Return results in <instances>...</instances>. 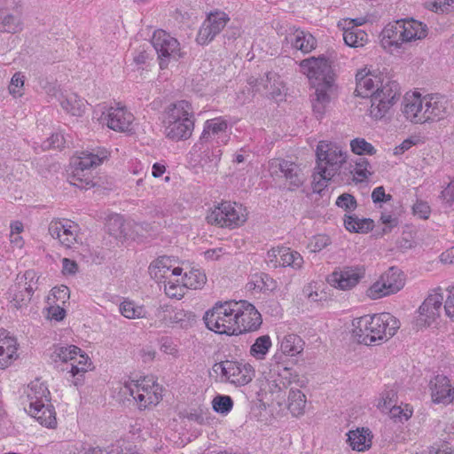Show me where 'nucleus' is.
Returning a JSON list of instances; mask_svg holds the SVG:
<instances>
[{
  "label": "nucleus",
  "mask_w": 454,
  "mask_h": 454,
  "mask_svg": "<svg viewBox=\"0 0 454 454\" xmlns=\"http://www.w3.org/2000/svg\"><path fill=\"white\" fill-rule=\"evenodd\" d=\"M301 71L306 74L315 92L310 96L312 110L317 119H321L332 100L336 90L334 73L325 57H311L300 63Z\"/></svg>",
  "instance_id": "1"
},
{
  "label": "nucleus",
  "mask_w": 454,
  "mask_h": 454,
  "mask_svg": "<svg viewBox=\"0 0 454 454\" xmlns=\"http://www.w3.org/2000/svg\"><path fill=\"white\" fill-rule=\"evenodd\" d=\"M402 112L405 118L415 124L432 123L445 119L450 113V102L442 94L419 92L406 94Z\"/></svg>",
  "instance_id": "2"
},
{
  "label": "nucleus",
  "mask_w": 454,
  "mask_h": 454,
  "mask_svg": "<svg viewBox=\"0 0 454 454\" xmlns=\"http://www.w3.org/2000/svg\"><path fill=\"white\" fill-rule=\"evenodd\" d=\"M353 335L359 343L377 345L392 338L400 327L399 321L390 313L365 315L353 321Z\"/></svg>",
  "instance_id": "3"
},
{
  "label": "nucleus",
  "mask_w": 454,
  "mask_h": 454,
  "mask_svg": "<svg viewBox=\"0 0 454 454\" xmlns=\"http://www.w3.org/2000/svg\"><path fill=\"white\" fill-rule=\"evenodd\" d=\"M194 113L190 102L179 100L170 104L165 111V135L174 141L188 139L194 129Z\"/></svg>",
  "instance_id": "4"
},
{
  "label": "nucleus",
  "mask_w": 454,
  "mask_h": 454,
  "mask_svg": "<svg viewBox=\"0 0 454 454\" xmlns=\"http://www.w3.org/2000/svg\"><path fill=\"white\" fill-rule=\"evenodd\" d=\"M236 301H228L217 302L211 309L207 310L203 320L210 331L218 334L239 335L240 330L236 325L235 311Z\"/></svg>",
  "instance_id": "5"
},
{
  "label": "nucleus",
  "mask_w": 454,
  "mask_h": 454,
  "mask_svg": "<svg viewBox=\"0 0 454 454\" xmlns=\"http://www.w3.org/2000/svg\"><path fill=\"white\" fill-rule=\"evenodd\" d=\"M108 154L105 148H98L96 152H82L74 161L70 183L80 189L93 187L95 184L90 169L101 164Z\"/></svg>",
  "instance_id": "6"
},
{
  "label": "nucleus",
  "mask_w": 454,
  "mask_h": 454,
  "mask_svg": "<svg viewBox=\"0 0 454 454\" xmlns=\"http://www.w3.org/2000/svg\"><path fill=\"white\" fill-rule=\"evenodd\" d=\"M401 95L399 84L390 79L382 80L380 86L371 95L370 115L382 119L396 103Z\"/></svg>",
  "instance_id": "7"
},
{
  "label": "nucleus",
  "mask_w": 454,
  "mask_h": 454,
  "mask_svg": "<svg viewBox=\"0 0 454 454\" xmlns=\"http://www.w3.org/2000/svg\"><path fill=\"white\" fill-rule=\"evenodd\" d=\"M317 166L320 173L335 176L347 161V153L335 143L320 141L316 150Z\"/></svg>",
  "instance_id": "8"
},
{
  "label": "nucleus",
  "mask_w": 454,
  "mask_h": 454,
  "mask_svg": "<svg viewBox=\"0 0 454 454\" xmlns=\"http://www.w3.org/2000/svg\"><path fill=\"white\" fill-rule=\"evenodd\" d=\"M151 43L158 55L160 69L167 68L171 61L176 62L184 57L185 53L182 51L178 40L165 30H155Z\"/></svg>",
  "instance_id": "9"
},
{
  "label": "nucleus",
  "mask_w": 454,
  "mask_h": 454,
  "mask_svg": "<svg viewBox=\"0 0 454 454\" xmlns=\"http://www.w3.org/2000/svg\"><path fill=\"white\" fill-rule=\"evenodd\" d=\"M247 209L236 202L223 201L216 206L207 216L211 224L235 228L247 221Z\"/></svg>",
  "instance_id": "10"
},
{
  "label": "nucleus",
  "mask_w": 454,
  "mask_h": 454,
  "mask_svg": "<svg viewBox=\"0 0 454 454\" xmlns=\"http://www.w3.org/2000/svg\"><path fill=\"white\" fill-rule=\"evenodd\" d=\"M158 387L153 379L145 378L142 381L126 382L121 387V394L132 396L137 403L140 410H145L150 405H156L161 400V395L156 390L152 391L153 387Z\"/></svg>",
  "instance_id": "11"
},
{
  "label": "nucleus",
  "mask_w": 454,
  "mask_h": 454,
  "mask_svg": "<svg viewBox=\"0 0 454 454\" xmlns=\"http://www.w3.org/2000/svg\"><path fill=\"white\" fill-rule=\"evenodd\" d=\"M38 278L34 270H27L18 275L15 283L9 288V298L16 309L26 308L31 301L33 294L37 289Z\"/></svg>",
  "instance_id": "12"
},
{
  "label": "nucleus",
  "mask_w": 454,
  "mask_h": 454,
  "mask_svg": "<svg viewBox=\"0 0 454 454\" xmlns=\"http://www.w3.org/2000/svg\"><path fill=\"white\" fill-rule=\"evenodd\" d=\"M215 372H220L225 380L236 386H245L254 377V368L247 363L225 360L215 363L213 366Z\"/></svg>",
  "instance_id": "13"
},
{
  "label": "nucleus",
  "mask_w": 454,
  "mask_h": 454,
  "mask_svg": "<svg viewBox=\"0 0 454 454\" xmlns=\"http://www.w3.org/2000/svg\"><path fill=\"white\" fill-rule=\"evenodd\" d=\"M365 270L361 265H341L336 267L328 275L327 282L334 288L348 291L351 290L364 277Z\"/></svg>",
  "instance_id": "14"
},
{
  "label": "nucleus",
  "mask_w": 454,
  "mask_h": 454,
  "mask_svg": "<svg viewBox=\"0 0 454 454\" xmlns=\"http://www.w3.org/2000/svg\"><path fill=\"white\" fill-rule=\"evenodd\" d=\"M194 319L192 312L182 309H176L170 305H161L155 311V320L152 325L155 327H173L179 325L186 327L191 320Z\"/></svg>",
  "instance_id": "15"
},
{
  "label": "nucleus",
  "mask_w": 454,
  "mask_h": 454,
  "mask_svg": "<svg viewBox=\"0 0 454 454\" xmlns=\"http://www.w3.org/2000/svg\"><path fill=\"white\" fill-rule=\"evenodd\" d=\"M235 320L240 330V334L247 332H254L259 329L262 323V316L255 307L247 302L241 301L236 302Z\"/></svg>",
  "instance_id": "16"
},
{
  "label": "nucleus",
  "mask_w": 454,
  "mask_h": 454,
  "mask_svg": "<svg viewBox=\"0 0 454 454\" xmlns=\"http://www.w3.org/2000/svg\"><path fill=\"white\" fill-rule=\"evenodd\" d=\"M271 176L285 177L290 184V190L299 188L303 183V176L298 165L284 159H273L269 163Z\"/></svg>",
  "instance_id": "17"
},
{
  "label": "nucleus",
  "mask_w": 454,
  "mask_h": 454,
  "mask_svg": "<svg viewBox=\"0 0 454 454\" xmlns=\"http://www.w3.org/2000/svg\"><path fill=\"white\" fill-rule=\"evenodd\" d=\"M22 29L18 0H0V32L15 34Z\"/></svg>",
  "instance_id": "18"
},
{
  "label": "nucleus",
  "mask_w": 454,
  "mask_h": 454,
  "mask_svg": "<svg viewBox=\"0 0 454 454\" xmlns=\"http://www.w3.org/2000/svg\"><path fill=\"white\" fill-rule=\"evenodd\" d=\"M229 20L223 12L209 13L199 30L197 43L202 45L210 43L225 27Z\"/></svg>",
  "instance_id": "19"
},
{
  "label": "nucleus",
  "mask_w": 454,
  "mask_h": 454,
  "mask_svg": "<svg viewBox=\"0 0 454 454\" xmlns=\"http://www.w3.org/2000/svg\"><path fill=\"white\" fill-rule=\"evenodd\" d=\"M78 225L71 221L54 220L49 224V233L65 247L70 248L76 242Z\"/></svg>",
  "instance_id": "20"
},
{
  "label": "nucleus",
  "mask_w": 454,
  "mask_h": 454,
  "mask_svg": "<svg viewBox=\"0 0 454 454\" xmlns=\"http://www.w3.org/2000/svg\"><path fill=\"white\" fill-rule=\"evenodd\" d=\"M176 261L168 256H160L149 266V273L157 282H164L173 278H179L183 269L175 266Z\"/></svg>",
  "instance_id": "21"
},
{
  "label": "nucleus",
  "mask_w": 454,
  "mask_h": 454,
  "mask_svg": "<svg viewBox=\"0 0 454 454\" xmlns=\"http://www.w3.org/2000/svg\"><path fill=\"white\" fill-rule=\"evenodd\" d=\"M109 129L118 132H128L131 130L134 121L133 114L125 106H111L108 108L105 118Z\"/></svg>",
  "instance_id": "22"
},
{
  "label": "nucleus",
  "mask_w": 454,
  "mask_h": 454,
  "mask_svg": "<svg viewBox=\"0 0 454 454\" xmlns=\"http://www.w3.org/2000/svg\"><path fill=\"white\" fill-rule=\"evenodd\" d=\"M286 40L296 50L303 53H309L317 46L316 38L309 32L290 27L287 30Z\"/></svg>",
  "instance_id": "23"
},
{
  "label": "nucleus",
  "mask_w": 454,
  "mask_h": 454,
  "mask_svg": "<svg viewBox=\"0 0 454 454\" xmlns=\"http://www.w3.org/2000/svg\"><path fill=\"white\" fill-rule=\"evenodd\" d=\"M432 399L434 403H450L454 399V388L444 375H436L430 381Z\"/></svg>",
  "instance_id": "24"
},
{
  "label": "nucleus",
  "mask_w": 454,
  "mask_h": 454,
  "mask_svg": "<svg viewBox=\"0 0 454 454\" xmlns=\"http://www.w3.org/2000/svg\"><path fill=\"white\" fill-rule=\"evenodd\" d=\"M401 20L387 24L380 34V43L383 48L392 50L400 49L404 43Z\"/></svg>",
  "instance_id": "25"
},
{
  "label": "nucleus",
  "mask_w": 454,
  "mask_h": 454,
  "mask_svg": "<svg viewBox=\"0 0 454 454\" xmlns=\"http://www.w3.org/2000/svg\"><path fill=\"white\" fill-rule=\"evenodd\" d=\"M401 21L404 43L421 40L427 35V27L426 24L414 19H404L401 20Z\"/></svg>",
  "instance_id": "26"
},
{
  "label": "nucleus",
  "mask_w": 454,
  "mask_h": 454,
  "mask_svg": "<svg viewBox=\"0 0 454 454\" xmlns=\"http://www.w3.org/2000/svg\"><path fill=\"white\" fill-rule=\"evenodd\" d=\"M356 88L355 92L357 96L362 98L370 97L376 90L382 80L371 74L364 73V70L358 71L356 75Z\"/></svg>",
  "instance_id": "27"
},
{
  "label": "nucleus",
  "mask_w": 454,
  "mask_h": 454,
  "mask_svg": "<svg viewBox=\"0 0 454 454\" xmlns=\"http://www.w3.org/2000/svg\"><path fill=\"white\" fill-rule=\"evenodd\" d=\"M26 393L29 402L28 408H35L50 402V391L39 380L31 382L27 386Z\"/></svg>",
  "instance_id": "28"
},
{
  "label": "nucleus",
  "mask_w": 454,
  "mask_h": 454,
  "mask_svg": "<svg viewBox=\"0 0 454 454\" xmlns=\"http://www.w3.org/2000/svg\"><path fill=\"white\" fill-rule=\"evenodd\" d=\"M26 411L46 427L53 428L57 425L56 412L51 404L44 403L35 408H27Z\"/></svg>",
  "instance_id": "29"
},
{
  "label": "nucleus",
  "mask_w": 454,
  "mask_h": 454,
  "mask_svg": "<svg viewBox=\"0 0 454 454\" xmlns=\"http://www.w3.org/2000/svg\"><path fill=\"white\" fill-rule=\"evenodd\" d=\"M228 124L227 121L222 118H214L206 121L200 140L201 142H207L215 137L220 138V135L225 133Z\"/></svg>",
  "instance_id": "30"
},
{
  "label": "nucleus",
  "mask_w": 454,
  "mask_h": 454,
  "mask_svg": "<svg viewBox=\"0 0 454 454\" xmlns=\"http://www.w3.org/2000/svg\"><path fill=\"white\" fill-rule=\"evenodd\" d=\"M59 103L63 110L74 116H81L85 110V101L76 93L62 95Z\"/></svg>",
  "instance_id": "31"
},
{
  "label": "nucleus",
  "mask_w": 454,
  "mask_h": 454,
  "mask_svg": "<svg viewBox=\"0 0 454 454\" xmlns=\"http://www.w3.org/2000/svg\"><path fill=\"white\" fill-rule=\"evenodd\" d=\"M348 441L353 450L364 451L372 444L371 432L364 428L350 431L348 434Z\"/></svg>",
  "instance_id": "32"
},
{
  "label": "nucleus",
  "mask_w": 454,
  "mask_h": 454,
  "mask_svg": "<svg viewBox=\"0 0 454 454\" xmlns=\"http://www.w3.org/2000/svg\"><path fill=\"white\" fill-rule=\"evenodd\" d=\"M278 80L279 76L278 74L274 72H268L266 74L265 78L259 79V82L257 84V88L255 89V92H266L271 95L272 97L279 95L281 92V82Z\"/></svg>",
  "instance_id": "33"
},
{
  "label": "nucleus",
  "mask_w": 454,
  "mask_h": 454,
  "mask_svg": "<svg viewBox=\"0 0 454 454\" xmlns=\"http://www.w3.org/2000/svg\"><path fill=\"white\" fill-rule=\"evenodd\" d=\"M343 40L345 43L352 48L364 46L368 42V35L356 26L348 27L343 31Z\"/></svg>",
  "instance_id": "34"
},
{
  "label": "nucleus",
  "mask_w": 454,
  "mask_h": 454,
  "mask_svg": "<svg viewBox=\"0 0 454 454\" xmlns=\"http://www.w3.org/2000/svg\"><path fill=\"white\" fill-rule=\"evenodd\" d=\"M344 226L350 232L366 233L372 230L374 222L371 218H358L356 215H346Z\"/></svg>",
  "instance_id": "35"
},
{
  "label": "nucleus",
  "mask_w": 454,
  "mask_h": 454,
  "mask_svg": "<svg viewBox=\"0 0 454 454\" xmlns=\"http://www.w3.org/2000/svg\"><path fill=\"white\" fill-rule=\"evenodd\" d=\"M0 346H5L7 349V356L0 358V368L7 367L13 359L17 351V340L13 337L8 335L7 331L0 330Z\"/></svg>",
  "instance_id": "36"
},
{
  "label": "nucleus",
  "mask_w": 454,
  "mask_h": 454,
  "mask_svg": "<svg viewBox=\"0 0 454 454\" xmlns=\"http://www.w3.org/2000/svg\"><path fill=\"white\" fill-rule=\"evenodd\" d=\"M381 276L382 281H386V283H387L390 292H394L395 294L404 286L403 272L396 267H390Z\"/></svg>",
  "instance_id": "37"
},
{
  "label": "nucleus",
  "mask_w": 454,
  "mask_h": 454,
  "mask_svg": "<svg viewBox=\"0 0 454 454\" xmlns=\"http://www.w3.org/2000/svg\"><path fill=\"white\" fill-rule=\"evenodd\" d=\"M306 406V396L299 389H291L288 395V410L294 417L304 413Z\"/></svg>",
  "instance_id": "38"
},
{
  "label": "nucleus",
  "mask_w": 454,
  "mask_h": 454,
  "mask_svg": "<svg viewBox=\"0 0 454 454\" xmlns=\"http://www.w3.org/2000/svg\"><path fill=\"white\" fill-rule=\"evenodd\" d=\"M280 348L284 354L293 356L303 350L304 341L299 335L287 334L283 338Z\"/></svg>",
  "instance_id": "39"
},
{
  "label": "nucleus",
  "mask_w": 454,
  "mask_h": 454,
  "mask_svg": "<svg viewBox=\"0 0 454 454\" xmlns=\"http://www.w3.org/2000/svg\"><path fill=\"white\" fill-rule=\"evenodd\" d=\"M303 262L304 261L302 256L297 251H294L289 247H281L278 265L299 270L302 267Z\"/></svg>",
  "instance_id": "40"
},
{
  "label": "nucleus",
  "mask_w": 454,
  "mask_h": 454,
  "mask_svg": "<svg viewBox=\"0 0 454 454\" xmlns=\"http://www.w3.org/2000/svg\"><path fill=\"white\" fill-rule=\"evenodd\" d=\"M206 282V274L199 269H192L182 277V283L190 289L201 288Z\"/></svg>",
  "instance_id": "41"
},
{
  "label": "nucleus",
  "mask_w": 454,
  "mask_h": 454,
  "mask_svg": "<svg viewBox=\"0 0 454 454\" xmlns=\"http://www.w3.org/2000/svg\"><path fill=\"white\" fill-rule=\"evenodd\" d=\"M106 227L109 234L116 239L125 238L128 235L125 220L121 215H111L107 220Z\"/></svg>",
  "instance_id": "42"
},
{
  "label": "nucleus",
  "mask_w": 454,
  "mask_h": 454,
  "mask_svg": "<svg viewBox=\"0 0 454 454\" xmlns=\"http://www.w3.org/2000/svg\"><path fill=\"white\" fill-rule=\"evenodd\" d=\"M119 310L123 317L129 319L144 318L146 314L143 306H137L130 301H122L120 304Z\"/></svg>",
  "instance_id": "43"
},
{
  "label": "nucleus",
  "mask_w": 454,
  "mask_h": 454,
  "mask_svg": "<svg viewBox=\"0 0 454 454\" xmlns=\"http://www.w3.org/2000/svg\"><path fill=\"white\" fill-rule=\"evenodd\" d=\"M271 347L269 335L258 337L250 348V355L257 359H263Z\"/></svg>",
  "instance_id": "44"
},
{
  "label": "nucleus",
  "mask_w": 454,
  "mask_h": 454,
  "mask_svg": "<svg viewBox=\"0 0 454 454\" xmlns=\"http://www.w3.org/2000/svg\"><path fill=\"white\" fill-rule=\"evenodd\" d=\"M443 299L442 288L440 286L436 287L428 294L427 297L422 302V309H424L425 307H429L441 315Z\"/></svg>",
  "instance_id": "45"
},
{
  "label": "nucleus",
  "mask_w": 454,
  "mask_h": 454,
  "mask_svg": "<svg viewBox=\"0 0 454 454\" xmlns=\"http://www.w3.org/2000/svg\"><path fill=\"white\" fill-rule=\"evenodd\" d=\"M440 315L438 312H435L429 307H425L422 309V304L419 306L418 309V317H416V325L418 327H426L430 326L433 323H434Z\"/></svg>",
  "instance_id": "46"
},
{
  "label": "nucleus",
  "mask_w": 454,
  "mask_h": 454,
  "mask_svg": "<svg viewBox=\"0 0 454 454\" xmlns=\"http://www.w3.org/2000/svg\"><path fill=\"white\" fill-rule=\"evenodd\" d=\"M165 294L170 298L181 299L184 295L186 287L178 278L176 279H168L164 281Z\"/></svg>",
  "instance_id": "47"
},
{
  "label": "nucleus",
  "mask_w": 454,
  "mask_h": 454,
  "mask_svg": "<svg viewBox=\"0 0 454 454\" xmlns=\"http://www.w3.org/2000/svg\"><path fill=\"white\" fill-rule=\"evenodd\" d=\"M366 294L371 299L377 300L395 293L389 291L387 283H386V281H382V276H380L379 280H377L368 288Z\"/></svg>",
  "instance_id": "48"
},
{
  "label": "nucleus",
  "mask_w": 454,
  "mask_h": 454,
  "mask_svg": "<svg viewBox=\"0 0 454 454\" xmlns=\"http://www.w3.org/2000/svg\"><path fill=\"white\" fill-rule=\"evenodd\" d=\"M212 407L217 413L228 414L233 407V401L230 395H217L212 401Z\"/></svg>",
  "instance_id": "49"
},
{
  "label": "nucleus",
  "mask_w": 454,
  "mask_h": 454,
  "mask_svg": "<svg viewBox=\"0 0 454 454\" xmlns=\"http://www.w3.org/2000/svg\"><path fill=\"white\" fill-rule=\"evenodd\" d=\"M81 352V348L74 345H69L67 347H58L54 350V356L60 361L67 363L76 359L78 353Z\"/></svg>",
  "instance_id": "50"
},
{
  "label": "nucleus",
  "mask_w": 454,
  "mask_h": 454,
  "mask_svg": "<svg viewBox=\"0 0 454 454\" xmlns=\"http://www.w3.org/2000/svg\"><path fill=\"white\" fill-rule=\"evenodd\" d=\"M350 147L354 153L362 155H373L376 153L374 146L368 143L364 138H355L350 142Z\"/></svg>",
  "instance_id": "51"
},
{
  "label": "nucleus",
  "mask_w": 454,
  "mask_h": 454,
  "mask_svg": "<svg viewBox=\"0 0 454 454\" xmlns=\"http://www.w3.org/2000/svg\"><path fill=\"white\" fill-rule=\"evenodd\" d=\"M79 355V360L77 364L72 363L69 366L66 368L68 372L73 375L76 376L80 373H84L87 372V367L90 365V358L86 353L81 350Z\"/></svg>",
  "instance_id": "52"
},
{
  "label": "nucleus",
  "mask_w": 454,
  "mask_h": 454,
  "mask_svg": "<svg viewBox=\"0 0 454 454\" xmlns=\"http://www.w3.org/2000/svg\"><path fill=\"white\" fill-rule=\"evenodd\" d=\"M332 240L328 235L317 234L312 237L308 244V248L311 253H317L331 245Z\"/></svg>",
  "instance_id": "53"
},
{
  "label": "nucleus",
  "mask_w": 454,
  "mask_h": 454,
  "mask_svg": "<svg viewBox=\"0 0 454 454\" xmlns=\"http://www.w3.org/2000/svg\"><path fill=\"white\" fill-rule=\"evenodd\" d=\"M395 398L396 393L395 390H385L384 392H382L377 406L382 411H389L392 407L396 405Z\"/></svg>",
  "instance_id": "54"
},
{
  "label": "nucleus",
  "mask_w": 454,
  "mask_h": 454,
  "mask_svg": "<svg viewBox=\"0 0 454 454\" xmlns=\"http://www.w3.org/2000/svg\"><path fill=\"white\" fill-rule=\"evenodd\" d=\"M426 7L436 13L449 12L454 8V0H434L426 3Z\"/></svg>",
  "instance_id": "55"
},
{
  "label": "nucleus",
  "mask_w": 454,
  "mask_h": 454,
  "mask_svg": "<svg viewBox=\"0 0 454 454\" xmlns=\"http://www.w3.org/2000/svg\"><path fill=\"white\" fill-rule=\"evenodd\" d=\"M334 176H327L326 174L320 173V169H315L313 175V192L321 193V192L327 186L328 181H330Z\"/></svg>",
  "instance_id": "56"
},
{
  "label": "nucleus",
  "mask_w": 454,
  "mask_h": 454,
  "mask_svg": "<svg viewBox=\"0 0 454 454\" xmlns=\"http://www.w3.org/2000/svg\"><path fill=\"white\" fill-rule=\"evenodd\" d=\"M24 76L20 73H15L11 79L8 90L15 98L23 94Z\"/></svg>",
  "instance_id": "57"
},
{
  "label": "nucleus",
  "mask_w": 454,
  "mask_h": 454,
  "mask_svg": "<svg viewBox=\"0 0 454 454\" xmlns=\"http://www.w3.org/2000/svg\"><path fill=\"white\" fill-rule=\"evenodd\" d=\"M370 163L367 159L365 158H360L356 162V168L354 170L355 176H356V181L357 182H363L366 178H368L369 176L372 175V173L367 169Z\"/></svg>",
  "instance_id": "58"
},
{
  "label": "nucleus",
  "mask_w": 454,
  "mask_h": 454,
  "mask_svg": "<svg viewBox=\"0 0 454 454\" xmlns=\"http://www.w3.org/2000/svg\"><path fill=\"white\" fill-rule=\"evenodd\" d=\"M336 205L346 211H353L356 208L357 203L353 195L343 193L337 198Z\"/></svg>",
  "instance_id": "59"
},
{
  "label": "nucleus",
  "mask_w": 454,
  "mask_h": 454,
  "mask_svg": "<svg viewBox=\"0 0 454 454\" xmlns=\"http://www.w3.org/2000/svg\"><path fill=\"white\" fill-rule=\"evenodd\" d=\"M413 214L423 220L429 218L431 214V207L427 202L417 200L416 203L412 207Z\"/></svg>",
  "instance_id": "60"
},
{
  "label": "nucleus",
  "mask_w": 454,
  "mask_h": 454,
  "mask_svg": "<svg viewBox=\"0 0 454 454\" xmlns=\"http://www.w3.org/2000/svg\"><path fill=\"white\" fill-rule=\"evenodd\" d=\"M439 199L442 202L450 207L454 202V178L448 184V185L441 192Z\"/></svg>",
  "instance_id": "61"
},
{
  "label": "nucleus",
  "mask_w": 454,
  "mask_h": 454,
  "mask_svg": "<svg viewBox=\"0 0 454 454\" xmlns=\"http://www.w3.org/2000/svg\"><path fill=\"white\" fill-rule=\"evenodd\" d=\"M453 286H450L446 288L448 295L445 299L443 309L445 315L454 322V293L452 292Z\"/></svg>",
  "instance_id": "62"
},
{
  "label": "nucleus",
  "mask_w": 454,
  "mask_h": 454,
  "mask_svg": "<svg viewBox=\"0 0 454 454\" xmlns=\"http://www.w3.org/2000/svg\"><path fill=\"white\" fill-rule=\"evenodd\" d=\"M278 377L280 379V383L283 385V387H286L292 382L296 380L298 375L294 373L292 369L283 367L278 372Z\"/></svg>",
  "instance_id": "63"
},
{
  "label": "nucleus",
  "mask_w": 454,
  "mask_h": 454,
  "mask_svg": "<svg viewBox=\"0 0 454 454\" xmlns=\"http://www.w3.org/2000/svg\"><path fill=\"white\" fill-rule=\"evenodd\" d=\"M391 418L399 419L400 421L408 420L411 415L412 411L406 407L404 410L400 406H394L389 411Z\"/></svg>",
  "instance_id": "64"
}]
</instances>
